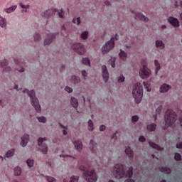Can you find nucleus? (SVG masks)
Returning a JSON list of instances; mask_svg holds the SVG:
<instances>
[{"instance_id":"1","label":"nucleus","mask_w":182,"mask_h":182,"mask_svg":"<svg viewBox=\"0 0 182 182\" xmlns=\"http://www.w3.org/2000/svg\"><path fill=\"white\" fill-rule=\"evenodd\" d=\"M114 175L117 179H121L124 176L130 178L133 175V167H129V170L124 172V166L121 164H117L114 167Z\"/></svg>"},{"instance_id":"2","label":"nucleus","mask_w":182,"mask_h":182,"mask_svg":"<svg viewBox=\"0 0 182 182\" xmlns=\"http://www.w3.org/2000/svg\"><path fill=\"white\" fill-rule=\"evenodd\" d=\"M177 115L176 113L172 109H168L165 113V128L164 129H167V128L172 124H174L175 121H176Z\"/></svg>"},{"instance_id":"3","label":"nucleus","mask_w":182,"mask_h":182,"mask_svg":"<svg viewBox=\"0 0 182 182\" xmlns=\"http://www.w3.org/2000/svg\"><path fill=\"white\" fill-rule=\"evenodd\" d=\"M23 92L27 93V95L29 96L30 99L31 100V105L33 107H34L35 110L38 113H40L41 112V107L38 102V99H37L35 97V92L34 90H28L26 89L25 90H23Z\"/></svg>"},{"instance_id":"4","label":"nucleus","mask_w":182,"mask_h":182,"mask_svg":"<svg viewBox=\"0 0 182 182\" xmlns=\"http://www.w3.org/2000/svg\"><path fill=\"white\" fill-rule=\"evenodd\" d=\"M132 95L136 100V104H139L141 101V97H143V86L140 82H136L132 90Z\"/></svg>"},{"instance_id":"5","label":"nucleus","mask_w":182,"mask_h":182,"mask_svg":"<svg viewBox=\"0 0 182 182\" xmlns=\"http://www.w3.org/2000/svg\"><path fill=\"white\" fill-rule=\"evenodd\" d=\"M80 170L83 171L84 178H85L87 182H96L97 181V174L94 170L89 171V168H85V166H81Z\"/></svg>"},{"instance_id":"6","label":"nucleus","mask_w":182,"mask_h":182,"mask_svg":"<svg viewBox=\"0 0 182 182\" xmlns=\"http://www.w3.org/2000/svg\"><path fill=\"white\" fill-rule=\"evenodd\" d=\"M115 40H117V38H110L109 41H107V43H105V46H103L102 48V54H106L107 53H109V51H110L114 48Z\"/></svg>"},{"instance_id":"7","label":"nucleus","mask_w":182,"mask_h":182,"mask_svg":"<svg viewBox=\"0 0 182 182\" xmlns=\"http://www.w3.org/2000/svg\"><path fill=\"white\" fill-rule=\"evenodd\" d=\"M46 141H47L46 138L38 139V145L40 146V151L44 154H46L48 151L47 145L44 143Z\"/></svg>"},{"instance_id":"8","label":"nucleus","mask_w":182,"mask_h":182,"mask_svg":"<svg viewBox=\"0 0 182 182\" xmlns=\"http://www.w3.org/2000/svg\"><path fill=\"white\" fill-rule=\"evenodd\" d=\"M72 48L75 53H78V55H84L85 53V49L82 43H74Z\"/></svg>"},{"instance_id":"9","label":"nucleus","mask_w":182,"mask_h":182,"mask_svg":"<svg viewBox=\"0 0 182 182\" xmlns=\"http://www.w3.org/2000/svg\"><path fill=\"white\" fill-rule=\"evenodd\" d=\"M151 74L150 70L145 65H143V68L139 70V76L141 78L147 79Z\"/></svg>"},{"instance_id":"10","label":"nucleus","mask_w":182,"mask_h":182,"mask_svg":"<svg viewBox=\"0 0 182 182\" xmlns=\"http://www.w3.org/2000/svg\"><path fill=\"white\" fill-rule=\"evenodd\" d=\"M131 12L134 14L135 18L139 21H142L144 22H148L149 19L147 17H145L143 14L141 13H136L134 10H131Z\"/></svg>"},{"instance_id":"11","label":"nucleus","mask_w":182,"mask_h":182,"mask_svg":"<svg viewBox=\"0 0 182 182\" xmlns=\"http://www.w3.org/2000/svg\"><path fill=\"white\" fill-rule=\"evenodd\" d=\"M8 62L7 60H3L0 61V67L3 69V72H10L11 68L7 66Z\"/></svg>"},{"instance_id":"12","label":"nucleus","mask_w":182,"mask_h":182,"mask_svg":"<svg viewBox=\"0 0 182 182\" xmlns=\"http://www.w3.org/2000/svg\"><path fill=\"white\" fill-rule=\"evenodd\" d=\"M102 70L103 80H105V82H107V80H109V73L107 72L106 65H102Z\"/></svg>"},{"instance_id":"13","label":"nucleus","mask_w":182,"mask_h":182,"mask_svg":"<svg viewBox=\"0 0 182 182\" xmlns=\"http://www.w3.org/2000/svg\"><path fill=\"white\" fill-rule=\"evenodd\" d=\"M56 36H58V34H51L50 33L48 35V38H47L46 39H45L44 41V45H48L50 44V43L52 42V41L56 38Z\"/></svg>"},{"instance_id":"14","label":"nucleus","mask_w":182,"mask_h":182,"mask_svg":"<svg viewBox=\"0 0 182 182\" xmlns=\"http://www.w3.org/2000/svg\"><path fill=\"white\" fill-rule=\"evenodd\" d=\"M168 21L172 25L173 27H178L179 26V21L177 18L173 17H169L168 18Z\"/></svg>"},{"instance_id":"15","label":"nucleus","mask_w":182,"mask_h":182,"mask_svg":"<svg viewBox=\"0 0 182 182\" xmlns=\"http://www.w3.org/2000/svg\"><path fill=\"white\" fill-rule=\"evenodd\" d=\"M55 12H58V9H54V10H47V11L43 12V13L41 14V16H42L43 17L47 18V17H48V16H51V15H53V14L54 13H55Z\"/></svg>"},{"instance_id":"16","label":"nucleus","mask_w":182,"mask_h":182,"mask_svg":"<svg viewBox=\"0 0 182 182\" xmlns=\"http://www.w3.org/2000/svg\"><path fill=\"white\" fill-rule=\"evenodd\" d=\"M21 139L22 140V141L21 142V145L22 146V147H25L28 141H29V135L25 134L22 136V138H21Z\"/></svg>"},{"instance_id":"17","label":"nucleus","mask_w":182,"mask_h":182,"mask_svg":"<svg viewBox=\"0 0 182 182\" xmlns=\"http://www.w3.org/2000/svg\"><path fill=\"white\" fill-rule=\"evenodd\" d=\"M74 146L77 149L78 151L82 150V144L80 140H77L73 142Z\"/></svg>"},{"instance_id":"18","label":"nucleus","mask_w":182,"mask_h":182,"mask_svg":"<svg viewBox=\"0 0 182 182\" xmlns=\"http://www.w3.org/2000/svg\"><path fill=\"white\" fill-rule=\"evenodd\" d=\"M124 152L126 153L127 157L129 158V159H133V151H132L130 146H127Z\"/></svg>"},{"instance_id":"19","label":"nucleus","mask_w":182,"mask_h":182,"mask_svg":"<svg viewBox=\"0 0 182 182\" xmlns=\"http://www.w3.org/2000/svg\"><path fill=\"white\" fill-rule=\"evenodd\" d=\"M170 90V86L168 85L167 84H164L161 87H160V92L162 93H165L168 92V90Z\"/></svg>"},{"instance_id":"20","label":"nucleus","mask_w":182,"mask_h":182,"mask_svg":"<svg viewBox=\"0 0 182 182\" xmlns=\"http://www.w3.org/2000/svg\"><path fill=\"white\" fill-rule=\"evenodd\" d=\"M68 14H69L68 9H66V11H63V9H61V10L58 11V16L60 18H63L68 15Z\"/></svg>"},{"instance_id":"21","label":"nucleus","mask_w":182,"mask_h":182,"mask_svg":"<svg viewBox=\"0 0 182 182\" xmlns=\"http://www.w3.org/2000/svg\"><path fill=\"white\" fill-rule=\"evenodd\" d=\"M149 144L150 145V146L151 147V148H153V149H157V150H159V151H162L163 150V148L162 147H161L159 145H158V144H155V143H154V142H149Z\"/></svg>"},{"instance_id":"22","label":"nucleus","mask_w":182,"mask_h":182,"mask_svg":"<svg viewBox=\"0 0 182 182\" xmlns=\"http://www.w3.org/2000/svg\"><path fill=\"white\" fill-rule=\"evenodd\" d=\"M6 25H7V21H6V18L0 16V26L2 28L6 29Z\"/></svg>"},{"instance_id":"23","label":"nucleus","mask_w":182,"mask_h":182,"mask_svg":"<svg viewBox=\"0 0 182 182\" xmlns=\"http://www.w3.org/2000/svg\"><path fill=\"white\" fill-rule=\"evenodd\" d=\"M90 147L91 149V151H92V152H95V150L97 149V144L95 143L94 140H90Z\"/></svg>"},{"instance_id":"24","label":"nucleus","mask_w":182,"mask_h":182,"mask_svg":"<svg viewBox=\"0 0 182 182\" xmlns=\"http://www.w3.org/2000/svg\"><path fill=\"white\" fill-rule=\"evenodd\" d=\"M160 171L166 174H170L171 173V169H170L168 167H162L160 168Z\"/></svg>"},{"instance_id":"25","label":"nucleus","mask_w":182,"mask_h":182,"mask_svg":"<svg viewBox=\"0 0 182 182\" xmlns=\"http://www.w3.org/2000/svg\"><path fill=\"white\" fill-rule=\"evenodd\" d=\"M71 105H73V107L74 108H77L78 106V102L77 100L75 99V97H71Z\"/></svg>"},{"instance_id":"26","label":"nucleus","mask_w":182,"mask_h":182,"mask_svg":"<svg viewBox=\"0 0 182 182\" xmlns=\"http://www.w3.org/2000/svg\"><path fill=\"white\" fill-rule=\"evenodd\" d=\"M156 125L153 123L151 124H149L148 127H146V129H148L149 132H154L156 129Z\"/></svg>"},{"instance_id":"27","label":"nucleus","mask_w":182,"mask_h":182,"mask_svg":"<svg viewBox=\"0 0 182 182\" xmlns=\"http://www.w3.org/2000/svg\"><path fill=\"white\" fill-rule=\"evenodd\" d=\"M14 173L15 176H20L21 174V168H19V167H16L14 169Z\"/></svg>"},{"instance_id":"28","label":"nucleus","mask_w":182,"mask_h":182,"mask_svg":"<svg viewBox=\"0 0 182 182\" xmlns=\"http://www.w3.org/2000/svg\"><path fill=\"white\" fill-rule=\"evenodd\" d=\"M17 6L16 5H14L13 6L5 9V11L7 12V14H11L12 12H14L15 10H16Z\"/></svg>"},{"instance_id":"29","label":"nucleus","mask_w":182,"mask_h":182,"mask_svg":"<svg viewBox=\"0 0 182 182\" xmlns=\"http://www.w3.org/2000/svg\"><path fill=\"white\" fill-rule=\"evenodd\" d=\"M156 48H160L161 49L164 48V43L161 41H156Z\"/></svg>"},{"instance_id":"30","label":"nucleus","mask_w":182,"mask_h":182,"mask_svg":"<svg viewBox=\"0 0 182 182\" xmlns=\"http://www.w3.org/2000/svg\"><path fill=\"white\" fill-rule=\"evenodd\" d=\"M71 82H73L74 84L79 83L80 77L73 75V77H71Z\"/></svg>"},{"instance_id":"31","label":"nucleus","mask_w":182,"mask_h":182,"mask_svg":"<svg viewBox=\"0 0 182 182\" xmlns=\"http://www.w3.org/2000/svg\"><path fill=\"white\" fill-rule=\"evenodd\" d=\"M119 56L122 58V60H124L127 58V53L121 50V53H119Z\"/></svg>"},{"instance_id":"32","label":"nucleus","mask_w":182,"mask_h":182,"mask_svg":"<svg viewBox=\"0 0 182 182\" xmlns=\"http://www.w3.org/2000/svg\"><path fill=\"white\" fill-rule=\"evenodd\" d=\"M88 36H89V32L84 31L83 33H81L80 38L82 40H85L87 38Z\"/></svg>"},{"instance_id":"33","label":"nucleus","mask_w":182,"mask_h":182,"mask_svg":"<svg viewBox=\"0 0 182 182\" xmlns=\"http://www.w3.org/2000/svg\"><path fill=\"white\" fill-rule=\"evenodd\" d=\"M82 64L87 66H90V60L87 58H82Z\"/></svg>"},{"instance_id":"34","label":"nucleus","mask_w":182,"mask_h":182,"mask_svg":"<svg viewBox=\"0 0 182 182\" xmlns=\"http://www.w3.org/2000/svg\"><path fill=\"white\" fill-rule=\"evenodd\" d=\"M88 130H90V132L94 130V124H92V121L91 119L88 120Z\"/></svg>"},{"instance_id":"35","label":"nucleus","mask_w":182,"mask_h":182,"mask_svg":"<svg viewBox=\"0 0 182 182\" xmlns=\"http://www.w3.org/2000/svg\"><path fill=\"white\" fill-rule=\"evenodd\" d=\"M14 149H11L10 151H8L7 154H6V157H12L13 155H14Z\"/></svg>"},{"instance_id":"36","label":"nucleus","mask_w":182,"mask_h":182,"mask_svg":"<svg viewBox=\"0 0 182 182\" xmlns=\"http://www.w3.org/2000/svg\"><path fill=\"white\" fill-rule=\"evenodd\" d=\"M155 66H156V75H157L158 72H159L161 69L160 64L157 60H155Z\"/></svg>"},{"instance_id":"37","label":"nucleus","mask_w":182,"mask_h":182,"mask_svg":"<svg viewBox=\"0 0 182 182\" xmlns=\"http://www.w3.org/2000/svg\"><path fill=\"white\" fill-rule=\"evenodd\" d=\"M26 163H27L28 166L32 167V166H33L34 161L32 159H28Z\"/></svg>"},{"instance_id":"38","label":"nucleus","mask_w":182,"mask_h":182,"mask_svg":"<svg viewBox=\"0 0 182 182\" xmlns=\"http://www.w3.org/2000/svg\"><path fill=\"white\" fill-rule=\"evenodd\" d=\"M115 60H116L115 58H112V60H109L108 61V63H109L110 65H112V68H114V66H115L114 61H115Z\"/></svg>"},{"instance_id":"39","label":"nucleus","mask_w":182,"mask_h":182,"mask_svg":"<svg viewBox=\"0 0 182 182\" xmlns=\"http://www.w3.org/2000/svg\"><path fill=\"white\" fill-rule=\"evenodd\" d=\"M143 85H144V87H145V89L146 90L147 92L151 91V90L149 89V82H144Z\"/></svg>"},{"instance_id":"40","label":"nucleus","mask_w":182,"mask_h":182,"mask_svg":"<svg viewBox=\"0 0 182 182\" xmlns=\"http://www.w3.org/2000/svg\"><path fill=\"white\" fill-rule=\"evenodd\" d=\"M37 119H38V121H39L41 123H46V118L44 117H37Z\"/></svg>"},{"instance_id":"41","label":"nucleus","mask_w":182,"mask_h":182,"mask_svg":"<svg viewBox=\"0 0 182 182\" xmlns=\"http://www.w3.org/2000/svg\"><path fill=\"white\" fill-rule=\"evenodd\" d=\"M174 159L175 160L180 161L181 160V155H180V154L178 153H176L174 156Z\"/></svg>"},{"instance_id":"42","label":"nucleus","mask_w":182,"mask_h":182,"mask_svg":"<svg viewBox=\"0 0 182 182\" xmlns=\"http://www.w3.org/2000/svg\"><path fill=\"white\" fill-rule=\"evenodd\" d=\"M73 23H76L77 25H80V17H77V18H73Z\"/></svg>"},{"instance_id":"43","label":"nucleus","mask_w":182,"mask_h":182,"mask_svg":"<svg viewBox=\"0 0 182 182\" xmlns=\"http://www.w3.org/2000/svg\"><path fill=\"white\" fill-rule=\"evenodd\" d=\"M162 110V105L159 106L158 108L156 109V114H160L161 111Z\"/></svg>"},{"instance_id":"44","label":"nucleus","mask_w":182,"mask_h":182,"mask_svg":"<svg viewBox=\"0 0 182 182\" xmlns=\"http://www.w3.org/2000/svg\"><path fill=\"white\" fill-rule=\"evenodd\" d=\"M78 181V177L77 176H72L70 178V182H77Z\"/></svg>"},{"instance_id":"45","label":"nucleus","mask_w":182,"mask_h":182,"mask_svg":"<svg viewBox=\"0 0 182 182\" xmlns=\"http://www.w3.org/2000/svg\"><path fill=\"white\" fill-rule=\"evenodd\" d=\"M46 180L48 182H55V179L51 176H47Z\"/></svg>"},{"instance_id":"46","label":"nucleus","mask_w":182,"mask_h":182,"mask_svg":"<svg viewBox=\"0 0 182 182\" xmlns=\"http://www.w3.org/2000/svg\"><path fill=\"white\" fill-rule=\"evenodd\" d=\"M20 6H21V8L25 9L29 8V5L25 4L23 3H20Z\"/></svg>"},{"instance_id":"47","label":"nucleus","mask_w":182,"mask_h":182,"mask_svg":"<svg viewBox=\"0 0 182 182\" xmlns=\"http://www.w3.org/2000/svg\"><path fill=\"white\" fill-rule=\"evenodd\" d=\"M138 119H139L138 116H132V123L136 122V121H138Z\"/></svg>"},{"instance_id":"48","label":"nucleus","mask_w":182,"mask_h":182,"mask_svg":"<svg viewBox=\"0 0 182 182\" xmlns=\"http://www.w3.org/2000/svg\"><path fill=\"white\" fill-rule=\"evenodd\" d=\"M41 39V36H39V34L36 33L34 36V41H39Z\"/></svg>"},{"instance_id":"49","label":"nucleus","mask_w":182,"mask_h":182,"mask_svg":"<svg viewBox=\"0 0 182 182\" xmlns=\"http://www.w3.org/2000/svg\"><path fill=\"white\" fill-rule=\"evenodd\" d=\"M124 81V76H121L119 77V79L117 80V82H119V83L123 82Z\"/></svg>"},{"instance_id":"50","label":"nucleus","mask_w":182,"mask_h":182,"mask_svg":"<svg viewBox=\"0 0 182 182\" xmlns=\"http://www.w3.org/2000/svg\"><path fill=\"white\" fill-rule=\"evenodd\" d=\"M65 91L68 93H71L73 92V89L69 87H65Z\"/></svg>"},{"instance_id":"51","label":"nucleus","mask_w":182,"mask_h":182,"mask_svg":"<svg viewBox=\"0 0 182 182\" xmlns=\"http://www.w3.org/2000/svg\"><path fill=\"white\" fill-rule=\"evenodd\" d=\"M139 141L141 142H144L146 141V138L143 136H139Z\"/></svg>"},{"instance_id":"52","label":"nucleus","mask_w":182,"mask_h":182,"mask_svg":"<svg viewBox=\"0 0 182 182\" xmlns=\"http://www.w3.org/2000/svg\"><path fill=\"white\" fill-rule=\"evenodd\" d=\"M176 147H177V149H182V142H179L176 145Z\"/></svg>"},{"instance_id":"53","label":"nucleus","mask_w":182,"mask_h":182,"mask_svg":"<svg viewBox=\"0 0 182 182\" xmlns=\"http://www.w3.org/2000/svg\"><path fill=\"white\" fill-rule=\"evenodd\" d=\"M105 129H106V127L105 125H102L100 127V132H103Z\"/></svg>"},{"instance_id":"54","label":"nucleus","mask_w":182,"mask_h":182,"mask_svg":"<svg viewBox=\"0 0 182 182\" xmlns=\"http://www.w3.org/2000/svg\"><path fill=\"white\" fill-rule=\"evenodd\" d=\"M17 70L18 73H23L24 72V68L23 67H21V68H17Z\"/></svg>"},{"instance_id":"55","label":"nucleus","mask_w":182,"mask_h":182,"mask_svg":"<svg viewBox=\"0 0 182 182\" xmlns=\"http://www.w3.org/2000/svg\"><path fill=\"white\" fill-rule=\"evenodd\" d=\"M81 73L82 74V77H87V72L85 70H82Z\"/></svg>"},{"instance_id":"56","label":"nucleus","mask_w":182,"mask_h":182,"mask_svg":"<svg viewBox=\"0 0 182 182\" xmlns=\"http://www.w3.org/2000/svg\"><path fill=\"white\" fill-rule=\"evenodd\" d=\"M124 182H135V181H134V179L129 178L124 181Z\"/></svg>"},{"instance_id":"57","label":"nucleus","mask_w":182,"mask_h":182,"mask_svg":"<svg viewBox=\"0 0 182 182\" xmlns=\"http://www.w3.org/2000/svg\"><path fill=\"white\" fill-rule=\"evenodd\" d=\"M117 133V132H115V134H114V135H112V139H117V136H116Z\"/></svg>"},{"instance_id":"58","label":"nucleus","mask_w":182,"mask_h":182,"mask_svg":"<svg viewBox=\"0 0 182 182\" xmlns=\"http://www.w3.org/2000/svg\"><path fill=\"white\" fill-rule=\"evenodd\" d=\"M14 60L15 61L16 65H18L20 63L19 60L15 59Z\"/></svg>"},{"instance_id":"59","label":"nucleus","mask_w":182,"mask_h":182,"mask_svg":"<svg viewBox=\"0 0 182 182\" xmlns=\"http://www.w3.org/2000/svg\"><path fill=\"white\" fill-rule=\"evenodd\" d=\"M60 157H71L70 155H60Z\"/></svg>"},{"instance_id":"60","label":"nucleus","mask_w":182,"mask_h":182,"mask_svg":"<svg viewBox=\"0 0 182 182\" xmlns=\"http://www.w3.org/2000/svg\"><path fill=\"white\" fill-rule=\"evenodd\" d=\"M66 134H68V132H66V130L64 129V130H63V135L65 136Z\"/></svg>"},{"instance_id":"61","label":"nucleus","mask_w":182,"mask_h":182,"mask_svg":"<svg viewBox=\"0 0 182 182\" xmlns=\"http://www.w3.org/2000/svg\"><path fill=\"white\" fill-rule=\"evenodd\" d=\"M14 89L18 90V85H15V87H14Z\"/></svg>"},{"instance_id":"62","label":"nucleus","mask_w":182,"mask_h":182,"mask_svg":"<svg viewBox=\"0 0 182 182\" xmlns=\"http://www.w3.org/2000/svg\"><path fill=\"white\" fill-rule=\"evenodd\" d=\"M161 28H162V29H166V26H165V25H163V26H161Z\"/></svg>"},{"instance_id":"63","label":"nucleus","mask_w":182,"mask_h":182,"mask_svg":"<svg viewBox=\"0 0 182 182\" xmlns=\"http://www.w3.org/2000/svg\"><path fill=\"white\" fill-rule=\"evenodd\" d=\"M179 2H180L181 7L182 8V1H181Z\"/></svg>"},{"instance_id":"64","label":"nucleus","mask_w":182,"mask_h":182,"mask_svg":"<svg viewBox=\"0 0 182 182\" xmlns=\"http://www.w3.org/2000/svg\"><path fill=\"white\" fill-rule=\"evenodd\" d=\"M180 18L182 19V13L180 14Z\"/></svg>"}]
</instances>
